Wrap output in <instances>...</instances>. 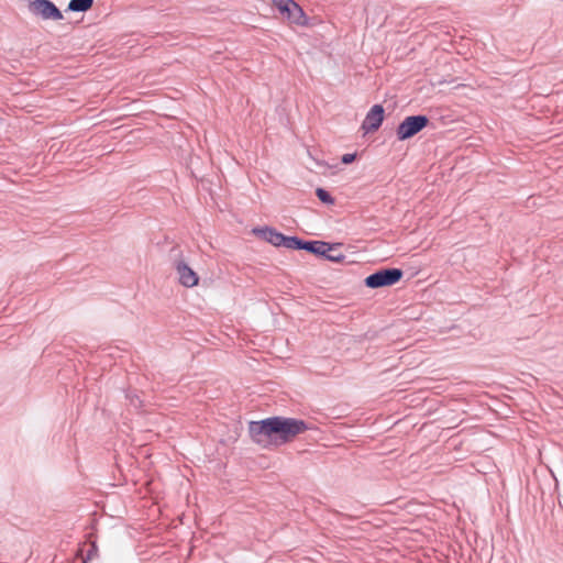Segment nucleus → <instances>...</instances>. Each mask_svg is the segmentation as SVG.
Wrapping results in <instances>:
<instances>
[{"label": "nucleus", "mask_w": 563, "mask_h": 563, "mask_svg": "<svg viewBox=\"0 0 563 563\" xmlns=\"http://www.w3.org/2000/svg\"><path fill=\"white\" fill-rule=\"evenodd\" d=\"M384 112L383 106H373L362 123V129L366 133L377 131L383 123Z\"/></svg>", "instance_id": "nucleus-7"}, {"label": "nucleus", "mask_w": 563, "mask_h": 563, "mask_svg": "<svg viewBox=\"0 0 563 563\" xmlns=\"http://www.w3.org/2000/svg\"><path fill=\"white\" fill-rule=\"evenodd\" d=\"M274 5L279 10L289 23L296 25H307V16L302 8L294 0H272Z\"/></svg>", "instance_id": "nucleus-4"}, {"label": "nucleus", "mask_w": 563, "mask_h": 563, "mask_svg": "<svg viewBox=\"0 0 563 563\" xmlns=\"http://www.w3.org/2000/svg\"><path fill=\"white\" fill-rule=\"evenodd\" d=\"M282 246L289 250H302L303 241L298 239L297 236H287L284 235V241Z\"/></svg>", "instance_id": "nucleus-11"}, {"label": "nucleus", "mask_w": 563, "mask_h": 563, "mask_svg": "<svg viewBox=\"0 0 563 563\" xmlns=\"http://www.w3.org/2000/svg\"><path fill=\"white\" fill-rule=\"evenodd\" d=\"M30 11L43 20L58 21L63 19L59 9L49 0H33L29 4Z\"/></svg>", "instance_id": "nucleus-6"}, {"label": "nucleus", "mask_w": 563, "mask_h": 563, "mask_svg": "<svg viewBox=\"0 0 563 563\" xmlns=\"http://www.w3.org/2000/svg\"><path fill=\"white\" fill-rule=\"evenodd\" d=\"M308 429L309 426L303 420L280 416L249 423L250 437L263 448L278 446L291 442L298 434Z\"/></svg>", "instance_id": "nucleus-1"}, {"label": "nucleus", "mask_w": 563, "mask_h": 563, "mask_svg": "<svg viewBox=\"0 0 563 563\" xmlns=\"http://www.w3.org/2000/svg\"><path fill=\"white\" fill-rule=\"evenodd\" d=\"M302 250L322 256L328 251H335V246L323 241H303Z\"/></svg>", "instance_id": "nucleus-9"}, {"label": "nucleus", "mask_w": 563, "mask_h": 563, "mask_svg": "<svg viewBox=\"0 0 563 563\" xmlns=\"http://www.w3.org/2000/svg\"><path fill=\"white\" fill-rule=\"evenodd\" d=\"M131 404H132L134 407H139V405L141 404V401L139 400V397H137V396H134V397H131Z\"/></svg>", "instance_id": "nucleus-16"}, {"label": "nucleus", "mask_w": 563, "mask_h": 563, "mask_svg": "<svg viewBox=\"0 0 563 563\" xmlns=\"http://www.w3.org/2000/svg\"><path fill=\"white\" fill-rule=\"evenodd\" d=\"M173 266L178 275L179 283L188 288L198 285V274L188 265L178 247L172 250Z\"/></svg>", "instance_id": "nucleus-2"}, {"label": "nucleus", "mask_w": 563, "mask_h": 563, "mask_svg": "<svg viewBox=\"0 0 563 563\" xmlns=\"http://www.w3.org/2000/svg\"><path fill=\"white\" fill-rule=\"evenodd\" d=\"M317 197L327 205H332L334 202V199L331 197V195L323 188H318L316 190Z\"/></svg>", "instance_id": "nucleus-13"}, {"label": "nucleus", "mask_w": 563, "mask_h": 563, "mask_svg": "<svg viewBox=\"0 0 563 563\" xmlns=\"http://www.w3.org/2000/svg\"><path fill=\"white\" fill-rule=\"evenodd\" d=\"M404 273L399 268H384L379 269L365 278V285L368 288H380L391 286L398 283Z\"/></svg>", "instance_id": "nucleus-3"}, {"label": "nucleus", "mask_w": 563, "mask_h": 563, "mask_svg": "<svg viewBox=\"0 0 563 563\" xmlns=\"http://www.w3.org/2000/svg\"><path fill=\"white\" fill-rule=\"evenodd\" d=\"M97 553L96 544L91 545V549L88 551L86 559H82L81 563H87V561L91 560Z\"/></svg>", "instance_id": "nucleus-15"}, {"label": "nucleus", "mask_w": 563, "mask_h": 563, "mask_svg": "<svg viewBox=\"0 0 563 563\" xmlns=\"http://www.w3.org/2000/svg\"><path fill=\"white\" fill-rule=\"evenodd\" d=\"M355 158H356L355 153H347L342 156L341 161L343 164H351L352 162H354Z\"/></svg>", "instance_id": "nucleus-14"}, {"label": "nucleus", "mask_w": 563, "mask_h": 563, "mask_svg": "<svg viewBox=\"0 0 563 563\" xmlns=\"http://www.w3.org/2000/svg\"><path fill=\"white\" fill-rule=\"evenodd\" d=\"M92 4L93 0H70L67 10L73 12H86Z\"/></svg>", "instance_id": "nucleus-10"}, {"label": "nucleus", "mask_w": 563, "mask_h": 563, "mask_svg": "<svg viewBox=\"0 0 563 563\" xmlns=\"http://www.w3.org/2000/svg\"><path fill=\"white\" fill-rule=\"evenodd\" d=\"M254 232L274 246H282L283 244L284 234L273 228L255 229Z\"/></svg>", "instance_id": "nucleus-8"}, {"label": "nucleus", "mask_w": 563, "mask_h": 563, "mask_svg": "<svg viewBox=\"0 0 563 563\" xmlns=\"http://www.w3.org/2000/svg\"><path fill=\"white\" fill-rule=\"evenodd\" d=\"M429 123L426 115H410L407 117L397 128V137L399 141H405L412 137L424 129Z\"/></svg>", "instance_id": "nucleus-5"}, {"label": "nucleus", "mask_w": 563, "mask_h": 563, "mask_svg": "<svg viewBox=\"0 0 563 563\" xmlns=\"http://www.w3.org/2000/svg\"><path fill=\"white\" fill-rule=\"evenodd\" d=\"M333 245L335 246V251H328V252H325V254H322V256L332 262H342L345 258V255H343L342 253H338V247L341 244H333Z\"/></svg>", "instance_id": "nucleus-12"}]
</instances>
